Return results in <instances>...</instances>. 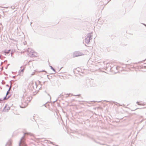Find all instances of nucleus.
Wrapping results in <instances>:
<instances>
[{
	"instance_id": "nucleus-1",
	"label": "nucleus",
	"mask_w": 146,
	"mask_h": 146,
	"mask_svg": "<svg viewBox=\"0 0 146 146\" xmlns=\"http://www.w3.org/2000/svg\"><path fill=\"white\" fill-rule=\"evenodd\" d=\"M21 104L20 105L21 108H24L26 107L28 105V102L26 101V98L23 97L22 99Z\"/></svg>"
},
{
	"instance_id": "nucleus-4",
	"label": "nucleus",
	"mask_w": 146,
	"mask_h": 146,
	"mask_svg": "<svg viewBox=\"0 0 146 146\" xmlns=\"http://www.w3.org/2000/svg\"><path fill=\"white\" fill-rule=\"evenodd\" d=\"M9 98V97H7L6 96L5 97L4 99H3V100H6L7 99H8Z\"/></svg>"
},
{
	"instance_id": "nucleus-5",
	"label": "nucleus",
	"mask_w": 146,
	"mask_h": 146,
	"mask_svg": "<svg viewBox=\"0 0 146 146\" xmlns=\"http://www.w3.org/2000/svg\"><path fill=\"white\" fill-rule=\"evenodd\" d=\"M10 51V50H8V51H4V52L5 53H9V52Z\"/></svg>"
},
{
	"instance_id": "nucleus-2",
	"label": "nucleus",
	"mask_w": 146,
	"mask_h": 146,
	"mask_svg": "<svg viewBox=\"0 0 146 146\" xmlns=\"http://www.w3.org/2000/svg\"><path fill=\"white\" fill-rule=\"evenodd\" d=\"M92 34L90 33L88 34L87 37L85 39L84 41L87 44H88L90 41V40L92 38Z\"/></svg>"
},
{
	"instance_id": "nucleus-3",
	"label": "nucleus",
	"mask_w": 146,
	"mask_h": 146,
	"mask_svg": "<svg viewBox=\"0 0 146 146\" xmlns=\"http://www.w3.org/2000/svg\"><path fill=\"white\" fill-rule=\"evenodd\" d=\"M81 55L80 54L79 52H76L74 53L73 55V57H76L79 56Z\"/></svg>"
},
{
	"instance_id": "nucleus-6",
	"label": "nucleus",
	"mask_w": 146,
	"mask_h": 146,
	"mask_svg": "<svg viewBox=\"0 0 146 146\" xmlns=\"http://www.w3.org/2000/svg\"><path fill=\"white\" fill-rule=\"evenodd\" d=\"M24 70H25V68L24 67L23 68V69L21 70V72H23Z\"/></svg>"
},
{
	"instance_id": "nucleus-8",
	"label": "nucleus",
	"mask_w": 146,
	"mask_h": 146,
	"mask_svg": "<svg viewBox=\"0 0 146 146\" xmlns=\"http://www.w3.org/2000/svg\"><path fill=\"white\" fill-rule=\"evenodd\" d=\"M8 93H9V92H7V94H6V95H7L8 94Z\"/></svg>"
},
{
	"instance_id": "nucleus-7",
	"label": "nucleus",
	"mask_w": 146,
	"mask_h": 146,
	"mask_svg": "<svg viewBox=\"0 0 146 146\" xmlns=\"http://www.w3.org/2000/svg\"><path fill=\"white\" fill-rule=\"evenodd\" d=\"M35 74V72H33V73L31 74V75H34Z\"/></svg>"
}]
</instances>
